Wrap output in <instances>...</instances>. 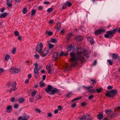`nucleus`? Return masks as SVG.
<instances>
[{
	"instance_id": "nucleus-1",
	"label": "nucleus",
	"mask_w": 120,
	"mask_h": 120,
	"mask_svg": "<svg viewBox=\"0 0 120 120\" xmlns=\"http://www.w3.org/2000/svg\"><path fill=\"white\" fill-rule=\"evenodd\" d=\"M90 53V52H88L87 50L83 51V52H81L77 51V53L75 54L73 52H70V54L71 58L70 59V61L71 62V66L73 67L76 65L77 64V61L78 60H83L84 58L82 56L83 54L87 58H88L89 56L88 55V54Z\"/></svg>"
},
{
	"instance_id": "nucleus-2",
	"label": "nucleus",
	"mask_w": 120,
	"mask_h": 120,
	"mask_svg": "<svg viewBox=\"0 0 120 120\" xmlns=\"http://www.w3.org/2000/svg\"><path fill=\"white\" fill-rule=\"evenodd\" d=\"M34 76L36 78H38L39 77V70L42 69V66H40L38 69V64L37 63H35L34 64Z\"/></svg>"
},
{
	"instance_id": "nucleus-3",
	"label": "nucleus",
	"mask_w": 120,
	"mask_h": 120,
	"mask_svg": "<svg viewBox=\"0 0 120 120\" xmlns=\"http://www.w3.org/2000/svg\"><path fill=\"white\" fill-rule=\"evenodd\" d=\"M43 46V43L41 42L40 44L38 45L36 48L37 52H38L39 53H41V52L43 49L42 48Z\"/></svg>"
},
{
	"instance_id": "nucleus-4",
	"label": "nucleus",
	"mask_w": 120,
	"mask_h": 120,
	"mask_svg": "<svg viewBox=\"0 0 120 120\" xmlns=\"http://www.w3.org/2000/svg\"><path fill=\"white\" fill-rule=\"evenodd\" d=\"M117 91L116 90H111L109 93H106L105 95L108 97H113V96L116 95L117 93Z\"/></svg>"
},
{
	"instance_id": "nucleus-5",
	"label": "nucleus",
	"mask_w": 120,
	"mask_h": 120,
	"mask_svg": "<svg viewBox=\"0 0 120 120\" xmlns=\"http://www.w3.org/2000/svg\"><path fill=\"white\" fill-rule=\"evenodd\" d=\"M114 34L111 31H108L107 32V34H105L104 35V37L105 38H111L113 36Z\"/></svg>"
},
{
	"instance_id": "nucleus-6",
	"label": "nucleus",
	"mask_w": 120,
	"mask_h": 120,
	"mask_svg": "<svg viewBox=\"0 0 120 120\" xmlns=\"http://www.w3.org/2000/svg\"><path fill=\"white\" fill-rule=\"evenodd\" d=\"M20 71V70L19 69H18L14 68H11L10 70V72L12 74H14L17 73Z\"/></svg>"
},
{
	"instance_id": "nucleus-7",
	"label": "nucleus",
	"mask_w": 120,
	"mask_h": 120,
	"mask_svg": "<svg viewBox=\"0 0 120 120\" xmlns=\"http://www.w3.org/2000/svg\"><path fill=\"white\" fill-rule=\"evenodd\" d=\"M16 82H13V85H11V89H10L9 90V91L10 92H11L12 91V90L14 91H15V90L16 89Z\"/></svg>"
},
{
	"instance_id": "nucleus-8",
	"label": "nucleus",
	"mask_w": 120,
	"mask_h": 120,
	"mask_svg": "<svg viewBox=\"0 0 120 120\" xmlns=\"http://www.w3.org/2000/svg\"><path fill=\"white\" fill-rule=\"evenodd\" d=\"M59 91V90L56 88L52 89L51 91L49 93L50 95H52L55 94V93H57Z\"/></svg>"
},
{
	"instance_id": "nucleus-9",
	"label": "nucleus",
	"mask_w": 120,
	"mask_h": 120,
	"mask_svg": "<svg viewBox=\"0 0 120 120\" xmlns=\"http://www.w3.org/2000/svg\"><path fill=\"white\" fill-rule=\"evenodd\" d=\"M12 106L11 105H9L6 107V112L8 113H10L12 111Z\"/></svg>"
},
{
	"instance_id": "nucleus-10",
	"label": "nucleus",
	"mask_w": 120,
	"mask_h": 120,
	"mask_svg": "<svg viewBox=\"0 0 120 120\" xmlns=\"http://www.w3.org/2000/svg\"><path fill=\"white\" fill-rule=\"evenodd\" d=\"M112 56L113 58L114 59H117L118 60H120V57L118 56V54L113 53L112 54Z\"/></svg>"
},
{
	"instance_id": "nucleus-11",
	"label": "nucleus",
	"mask_w": 120,
	"mask_h": 120,
	"mask_svg": "<svg viewBox=\"0 0 120 120\" xmlns=\"http://www.w3.org/2000/svg\"><path fill=\"white\" fill-rule=\"evenodd\" d=\"M105 30L104 29H99L96 31L95 32V34L96 35H98L102 32H104Z\"/></svg>"
},
{
	"instance_id": "nucleus-12",
	"label": "nucleus",
	"mask_w": 120,
	"mask_h": 120,
	"mask_svg": "<svg viewBox=\"0 0 120 120\" xmlns=\"http://www.w3.org/2000/svg\"><path fill=\"white\" fill-rule=\"evenodd\" d=\"M52 86L50 85H49L48 86V87L45 89V91L47 92H49L52 91Z\"/></svg>"
},
{
	"instance_id": "nucleus-13",
	"label": "nucleus",
	"mask_w": 120,
	"mask_h": 120,
	"mask_svg": "<svg viewBox=\"0 0 120 120\" xmlns=\"http://www.w3.org/2000/svg\"><path fill=\"white\" fill-rule=\"evenodd\" d=\"M12 0H7V4L8 7H11L12 6Z\"/></svg>"
},
{
	"instance_id": "nucleus-14",
	"label": "nucleus",
	"mask_w": 120,
	"mask_h": 120,
	"mask_svg": "<svg viewBox=\"0 0 120 120\" xmlns=\"http://www.w3.org/2000/svg\"><path fill=\"white\" fill-rule=\"evenodd\" d=\"M87 41H89L90 43L92 44H93L94 43V39L93 38L88 37L87 38Z\"/></svg>"
},
{
	"instance_id": "nucleus-15",
	"label": "nucleus",
	"mask_w": 120,
	"mask_h": 120,
	"mask_svg": "<svg viewBox=\"0 0 120 120\" xmlns=\"http://www.w3.org/2000/svg\"><path fill=\"white\" fill-rule=\"evenodd\" d=\"M83 39V37L80 36H77L75 38L76 40L78 41H80L82 40Z\"/></svg>"
},
{
	"instance_id": "nucleus-16",
	"label": "nucleus",
	"mask_w": 120,
	"mask_h": 120,
	"mask_svg": "<svg viewBox=\"0 0 120 120\" xmlns=\"http://www.w3.org/2000/svg\"><path fill=\"white\" fill-rule=\"evenodd\" d=\"M93 86H91L89 87H86L85 86H82V88L85 89L86 90H89L90 89H92L93 88Z\"/></svg>"
},
{
	"instance_id": "nucleus-17",
	"label": "nucleus",
	"mask_w": 120,
	"mask_h": 120,
	"mask_svg": "<svg viewBox=\"0 0 120 120\" xmlns=\"http://www.w3.org/2000/svg\"><path fill=\"white\" fill-rule=\"evenodd\" d=\"M48 53V51L47 50H44L42 52V55L41 56L42 57L45 56Z\"/></svg>"
},
{
	"instance_id": "nucleus-18",
	"label": "nucleus",
	"mask_w": 120,
	"mask_h": 120,
	"mask_svg": "<svg viewBox=\"0 0 120 120\" xmlns=\"http://www.w3.org/2000/svg\"><path fill=\"white\" fill-rule=\"evenodd\" d=\"M58 52H56L54 53L53 55V57L55 59L57 60L58 59Z\"/></svg>"
},
{
	"instance_id": "nucleus-19",
	"label": "nucleus",
	"mask_w": 120,
	"mask_h": 120,
	"mask_svg": "<svg viewBox=\"0 0 120 120\" xmlns=\"http://www.w3.org/2000/svg\"><path fill=\"white\" fill-rule=\"evenodd\" d=\"M61 25L60 23H58L57 24L56 27V29L57 30H59L61 28Z\"/></svg>"
},
{
	"instance_id": "nucleus-20",
	"label": "nucleus",
	"mask_w": 120,
	"mask_h": 120,
	"mask_svg": "<svg viewBox=\"0 0 120 120\" xmlns=\"http://www.w3.org/2000/svg\"><path fill=\"white\" fill-rule=\"evenodd\" d=\"M18 101L20 103H22L24 101V99L23 97L20 98L18 99Z\"/></svg>"
},
{
	"instance_id": "nucleus-21",
	"label": "nucleus",
	"mask_w": 120,
	"mask_h": 120,
	"mask_svg": "<svg viewBox=\"0 0 120 120\" xmlns=\"http://www.w3.org/2000/svg\"><path fill=\"white\" fill-rule=\"evenodd\" d=\"M50 66L49 65H47L46 66V68L47 69L49 70L48 72L49 74H51V70Z\"/></svg>"
},
{
	"instance_id": "nucleus-22",
	"label": "nucleus",
	"mask_w": 120,
	"mask_h": 120,
	"mask_svg": "<svg viewBox=\"0 0 120 120\" xmlns=\"http://www.w3.org/2000/svg\"><path fill=\"white\" fill-rule=\"evenodd\" d=\"M7 14L8 13H7L5 12L4 13L0 14V15L1 16V18H4L7 16Z\"/></svg>"
},
{
	"instance_id": "nucleus-23",
	"label": "nucleus",
	"mask_w": 120,
	"mask_h": 120,
	"mask_svg": "<svg viewBox=\"0 0 120 120\" xmlns=\"http://www.w3.org/2000/svg\"><path fill=\"white\" fill-rule=\"evenodd\" d=\"M72 49V47L71 44H70L68 46L67 48V50L68 51H71Z\"/></svg>"
},
{
	"instance_id": "nucleus-24",
	"label": "nucleus",
	"mask_w": 120,
	"mask_h": 120,
	"mask_svg": "<svg viewBox=\"0 0 120 120\" xmlns=\"http://www.w3.org/2000/svg\"><path fill=\"white\" fill-rule=\"evenodd\" d=\"M98 118L99 120H101L103 117V114L102 113H100L98 115Z\"/></svg>"
},
{
	"instance_id": "nucleus-25",
	"label": "nucleus",
	"mask_w": 120,
	"mask_h": 120,
	"mask_svg": "<svg viewBox=\"0 0 120 120\" xmlns=\"http://www.w3.org/2000/svg\"><path fill=\"white\" fill-rule=\"evenodd\" d=\"M72 34V33H70L68 34L66 38L68 40H69L71 39V36Z\"/></svg>"
},
{
	"instance_id": "nucleus-26",
	"label": "nucleus",
	"mask_w": 120,
	"mask_h": 120,
	"mask_svg": "<svg viewBox=\"0 0 120 120\" xmlns=\"http://www.w3.org/2000/svg\"><path fill=\"white\" fill-rule=\"evenodd\" d=\"M29 118L28 116H25L22 117L21 120H27Z\"/></svg>"
},
{
	"instance_id": "nucleus-27",
	"label": "nucleus",
	"mask_w": 120,
	"mask_h": 120,
	"mask_svg": "<svg viewBox=\"0 0 120 120\" xmlns=\"http://www.w3.org/2000/svg\"><path fill=\"white\" fill-rule=\"evenodd\" d=\"M115 112H115H112L110 116L112 117L116 116V113Z\"/></svg>"
},
{
	"instance_id": "nucleus-28",
	"label": "nucleus",
	"mask_w": 120,
	"mask_h": 120,
	"mask_svg": "<svg viewBox=\"0 0 120 120\" xmlns=\"http://www.w3.org/2000/svg\"><path fill=\"white\" fill-rule=\"evenodd\" d=\"M49 46V48L50 49H51L53 48L54 46V45L50 43L48 44Z\"/></svg>"
},
{
	"instance_id": "nucleus-29",
	"label": "nucleus",
	"mask_w": 120,
	"mask_h": 120,
	"mask_svg": "<svg viewBox=\"0 0 120 120\" xmlns=\"http://www.w3.org/2000/svg\"><path fill=\"white\" fill-rule=\"evenodd\" d=\"M27 12V9L25 8L23 9L22 11V12L23 14H26Z\"/></svg>"
},
{
	"instance_id": "nucleus-30",
	"label": "nucleus",
	"mask_w": 120,
	"mask_h": 120,
	"mask_svg": "<svg viewBox=\"0 0 120 120\" xmlns=\"http://www.w3.org/2000/svg\"><path fill=\"white\" fill-rule=\"evenodd\" d=\"M51 41H50L51 42L53 43H55L56 42L57 40L54 38H52L51 39Z\"/></svg>"
},
{
	"instance_id": "nucleus-31",
	"label": "nucleus",
	"mask_w": 120,
	"mask_h": 120,
	"mask_svg": "<svg viewBox=\"0 0 120 120\" xmlns=\"http://www.w3.org/2000/svg\"><path fill=\"white\" fill-rule=\"evenodd\" d=\"M81 98V97H77L73 99H72L71 100V101H75L78 100H79Z\"/></svg>"
},
{
	"instance_id": "nucleus-32",
	"label": "nucleus",
	"mask_w": 120,
	"mask_h": 120,
	"mask_svg": "<svg viewBox=\"0 0 120 120\" xmlns=\"http://www.w3.org/2000/svg\"><path fill=\"white\" fill-rule=\"evenodd\" d=\"M36 10H32L31 11L32 15H33L35 14L36 13Z\"/></svg>"
},
{
	"instance_id": "nucleus-33",
	"label": "nucleus",
	"mask_w": 120,
	"mask_h": 120,
	"mask_svg": "<svg viewBox=\"0 0 120 120\" xmlns=\"http://www.w3.org/2000/svg\"><path fill=\"white\" fill-rule=\"evenodd\" d=\"M88 92L90 93H93L94 92H95V90H94V89L92 90H88Z\"/></svg>"
},
{
	"instance_id": "nucleus-34",
	"label": "nucleus",
	"mask_w": 120,
	"mask_h": 120,
	"mask_svg": "<svg viewBox=\"0 0 120 120\" xmlns=\"http://www.w3.org/2000/svg\"><path fill=\"white\" fill-rule=\"evenodd\" d=\"M111 112V111L110 110H106L105 111V113L108 115Z\"/></svg>"
},
{
	"instance_id": "nucleus-35",
	"label": "nucleus",
	"mask_w": 120,
	"mask_h": 120,
	"mask_svg": "<svg viewBox=\"0 0 120 120\" xmlns=\"http://www.w3.org/2000/svg\"><path fill=\"white\" fill-rule=\"evenodd\" d=\"M72 95L71 93V92L69 93H68L67 94L66 96L67 97L69 98Z\"/></svg>"
},
{
	"instance_id": "nucleus-36",
	"label": "nucleus",
	"mask_w": 120,
	"mask_h": 120,
	"mask_svg": "<svg viewBox=\"0 0 120 120\" xmlns=\"http://www.w3.org/2000/svg\"><path fill=\"white\" fill-rule=\"evenodd\" d=\"M10 57V56L9 55H7L5 58V59L7 61H8Z\"/></svg>"
},
{
	"instance_id": "nucleus-37",
	"label": "nucleus",
	"mask_w": 120,
	"mask_h": 120,
	"mask_svg": "<svg viewBox=\"0 0 120 120\" xmlns=\"http://www.w3.org/2000/svg\"><path fill=\"white\" fill-rule=\"evenodd\" d=\"M90 80L92 82V84L93 85H94V84L96 83L95 80H94L92 79H91Z\"/></svg>"
},
{
	"instance_id": "nucleus-38",
	"label": "nucleus",
	"mask_w": 120,
	"mask_h": 120,
	"mask_svg": "<svg viewBox=\"0 0 120 120\" xmlns=\"http://www.w3.org/2000/svg\"><path fill=\"white\" fill-rule=\"evenodd\" d=\"M108 62L109 63L110 65H112V61L110 60H107Z\"/></svg>"
},
{
	"instance_id": "nucleus-39",
	"label": "nucleus",
	"mask_w": 120,
	"mask_h": 120,
	"mask_svg": "<svg viewBox=\"0 0 120 120\" xmlns=\"http://www.w3.org/2000/svg\"><path fill=\"white\" fill-rule=\"evenodd\" d=\"M46 33L48 35L50 36H51L52 35L53 33L52 32H49L48 31H46Z\"/></svg>"
},
{
	"instance_id": "nucleus-40",
	"label": "nucleus",
	"mask_w": 120,
	"mask_h": 120,
	"mask_svg": "<svg viewBox=\"0 0 120 120\" xmlns=\"http://www.w3.org/2000/svg\"><path fill=\"white\" fill-rule=\"evenodd\" d=\"M39 83L40 85V86L41 87H42L44 86L45 85V84L43 82H40Z\"/></svg>"
},
{
	"instance_id": "nucleus-41",
	"label": "nucleus",
	"mask_w": 120,
	"mask_h": 120,
	"mask_svg": "<svg viewBox=\"0 0 120 120\" xmlns=\"http://www.w3.org/2000/svg\"><path fill=\"white\" fill-rule=\"evenodd\" d=\"M86 116H82L80 120H85Z\"/></svg>"
},
{
	"instance_id": "nucleus-42",
	"label": "nucleus",
	"mask_w": 120,
	"mask_h": 120,
	"mask_svg": "<svg viewBox=\"0 0 120 120\" xmlns=\"http://www.w3.org/2000/svg\"><path fill=\"white\" fill-rule=\"evenodd\" d=\"M67 6V3H66L65 4H64L62 8V9L64 10L65 9Z\"/></svg>"
},
{
	"instance_id": "nucleus-43",
	"label": "nucleus",
	"mask_w": 120,
	"mask_h": 120,
	"mask_svg": "<svg viewBox=\"0 0 120 120\" xmlns=\"http://www.w3.org/2000/svg\"><path fill=\"white\" fill-rule=\"evenodd\" d=\"M52 10V8H51L48 9L47 11L48 12H50Z\"/></svg>"
},
{
	"instance_id": "nucleus-44",
	"label": "nucleus",
	"mask_w": 120,
	"mask_h": 120,
	"mask_svg": "<svg viewBox=\"0 0 120 120\" xmlns=\"http://www.w3.org/2000/svg\"><path fill=\"white\" fill-rule=\"evenodd\" d=\"M36 92L35 91H34L32 92L31 94L32 96H34L36 94Z\"/></svg>"
},
{
	"instance_id": "nucleus-45",
	"label": "nucleus",
	"mask_w": 120,
	"mask_h": 120,
	"mask_svg": "<svg viewBox=\"0 0 120 120\" xmlns=\"http://www.w3.org/2000/svg\"><path fill=\"white\" fill-rule=\"evenodd\" d=\"M16 51V49L15 48H14L12 50V53L13 54H15V52Z\"/></svg>"
},
{
	"instance_id": "nucleus-46",
	"label": "nucleus",
	"mask_w": 120,
	"mask_h": 120,
	"mask_svg": "<svg viewBox=\"0 0 120 120\" xmlns=\"http://www.w3.org/2000/svg\"><path fill=\"white\" fill-rule=\"evenodd\" d=\"M14 33L16 36H18L19 33L17 31H15L14 32Z\"/></svg>"
},
{
	"instance_id": "nucleus-47",
	"label": "nucleus",
	"mask_w": 120,
	"mask_h": 120,
	"mask_svg": "<svg viewBox=\"0 0 120 120\" xmlns=\"http://www.w3.org/2000/svg\"><path fill=\"white\" fill-rule=\"evenodd\" d=\"M102 89L101 88H99L98 89H97L96 90L97 91V92H100L101 91V90Z\"/></svg>"
},
{
	"instance_id": "nucleus-48",
	"label": "nucleus",
	"mask_w": 120,
	"mask_h": 120,
	"mask_svg": "<svg viewBox=\"0 0 120 120\" xmlns=\"http://www.w3.org/2000/svg\"><path fill=\"white\" fill-rule=\"evenodd\" d=\"M15 98H14L12 97L11 99V101L12 102H13L15 101Z\"/></svg>"
},
{
	"instance_id": "nucleus-49",
	"label": "nucleus",
	"mask_w": 120,
	"mask_h": 120,
	"mask_svg": "<svg viewBox=\"0 0 120 120\" xmlns=\"http://www.w3.org/2000/svg\"><path fill=\"white\" fill-rule=\"evenodd\" d=\"M4 70L3 69L1 68H0V75L1 74L3 73L4 71Z\"/></svg>"
},
{
	"instance_id": "nucleus-50",
	"label": "nucleus",
	"mask_w": 120,
	"mask_h": 120,
	"mask_svg": "<svg viewBox=\"0 0 120 120\" xmlns=\"http://www.w3.org/2000/svg\"><path fill=\"white\" fill-rule=\"evenodd\" d=\"M19 106V105L18 104H15L14 105V108H17L18 107V106Z\"/></svg>"
},
{
	"instance_id": "nucleus-51",
	"label": "nucleus",
	"mask_w": 120,
	"mask_h": 120,
	"mask_svg": "<svg viewBox=\"0 0 120 120\" xmlns=\"http://www.w3.org/2000/svg\"><path fill=\"white\" fill-rule=\"evenodd\" d=\"M117 30V29H113L112 30V31L113 33V34H114L115 32H116V30Z\"/></svg>"
},
{
	"instance_id": "nucleus-52",
	"label": "nucleus",
	"mask_w": 120,
	"mask_h": 120,
	"mask_svg": "<svg viewBox=\"0 0 120 120\" xmlns=\"http://www.w3.org/2000/svg\"><path fill=\"white\" fill-rule=\"evenodd\" d=\"M48 116L49 117H51L52 116V114L50 112H49L47 114Z\"/></svg>"
},
{
	"instance_id": "nucleus-53",
	"label": "nucleus",
	"mask_w": 120,
	"mask_h": 120,
	"mask_svg": "<svg viewBox=\"0 0 120 120\" xmlns=\"http://www.w3.org/2000/svg\"><path fill=\"white\" fill-rule=\"evenodd\" d=\"M43 7L41 6H39L38 7V10H41L42 9Z\"/></svg>"
},
{
	"instance_id": "nucleus-54",
	"label": "nucleus",
	"mask_w": 120,
	"mask_h": 120,
	"mask_svg": "<svg viewBox=\"0 0 120 120\" xmlns=\"http://www.w3.org/2000/svg\"><path fill=\"white\" fill-rule=\"evenodd\" d=\"M94 97L93 95H91L88 98L89 99H91L93 98Z\"/></svg>"
},
{
	"instance_id": "nucleus-55",
	"label": "nucleus",
	"mask_w": 120,
	"mask_h": 120,
	"mask_svg": "<svg viewBox=\"0 0 120 120\" xmlns=\"http://www.w3.org/2000/svg\"><path fill=\"white\" fill-rule=\"evenodd\" d=\"M87 104L86 103H81V105L83 106H85Z\"/></svg>"
},
{
	"instance_id": "nucleus-56",
	"label": "nucleus",
	"mask_w": 120,
	"mask_h": 120,
	"mask_svg": "<svg viewBox=\"0 0 120 120\" xmlns=\"http://www.w3.org/2000/svg\"><path fill=\"white\" fill-rule=\"evenodd\" d=\"M64 53L63 52H62L59 55V56L60 57L63 56L64 55Z\"/></svg>"
},
{
	"instance_id": "nucleus-57",
	"label": "nucleus",
	"mask_w": 120,
	"mask_h": 120,
	"mask_svg": "<svg viewBox=\"0 0 120 120\" xmlns=\"http://www.w3.org/2000/svg\"><path fill=\"white\" fill-rule=\"evenodd\" d=\"M5 10V8H1L0 10V12L2 13L4 12V10Z\"/></svg>"
},
{
	"instance_id": "nucleus-58",
	"label": "nucleus",
	"mask_w": 120,
	"mask_h": 120,
	"mask_svg": "<svg viewBox=\"0 0 120 120\" xmlns=\"http://www.w3.org/2000/svg\"><path fill=\"white\" fill-rule=\"evenodd\" d=\"M107 88L108 90H110L112 88V87L111 86H108Z\"/></svg>"
},
{
	"instance_id": "nucleus-59",
	"label": "nucleus",
	"mask_w": 120,
	"mask_h": 120,
	"mask_svg": "<svg viewBox=\"0 0 120 120\" xmlns=\"http://www.w3.org/2000/svg\"><path fill=\"white\" fill-rule=\"evenodd\" d=\"M67 5H68V7H69L71 5V4L70 2H69L68 4L67 3Z\"/></svg>"
},
{
	"instance_id": "nucleus-60",
	"label": "nucleus",
	"mask_w": 120,
	"mask_h": 120,
	"mask_svg": "<svg viewBox=\"0 0 120 120\" xmlns=\"http://www.w3.org/2000/svg\"><path fill=\"white\" fill-rule=\"evenodd\" d=\"M86 118L87 120H90V117L88 116H86Z\"/></svg>"
},
{
	"instance_id": "nucleus-61",
	"label": "nucleus",
	"mask_w": 120,
	"mask_h": 120,
	"mask_svg": "<svg viewBox=\"0 0 120 120\" xmlns=\"http://www.w3.org/2000/svg\"><path fill=\"white\" fill-rule=\"evenodd\" d=\"M68 69V66H67L65 67V69L64 70V71H67Z\"/></svg>"
},
{
	"instance_id": "nucleus-62",
	"label": "nucleus",
	"mask_w": 120,
	"mask_h": 120,
	"mask_svg": "<svg viewBox=\"0 0 120 120\" xmlns=\"http://www.w3.org/2000/svg\"><path fill=\"white\" fill-rule=\"evenodd\" d=\"M34 56L35 57L37 58H38L39 57V56L38 54H36L34 55Z\"/></svg>"
},
{
	"instance_id": "nucleus-63",
	"label": "nucleus",
	"mask_w": 120,
	"mask_h": 120,
	"mask_svg": "<svg viewBox=\"0 0 120 120\" xmlns=\"http://www.w3.org/2000/svg\"><path fill=\"white\" fill-rule=\"evenodd\" d=\"M76 105L75 104H74L71 105V107H75Z\"/></svg>"
},
{
	"instance_id": "nucleus-64",
	"label": "nucleus",
	"mask_w": 120,
	"mask_h": 120,
	"mask_svg": "<svg viewBox=\"0 0 120 120\" xmlns=\"http://www.w3.org/2000/svg\"><path fill=\"white\" fill-rule=\"evenodd\" d=\"M58 108L60 110L62 109V107L60 106H58Z\"/></svg>"
}]
</instances>
